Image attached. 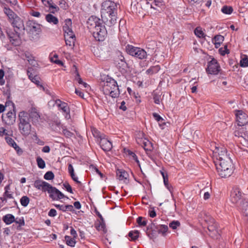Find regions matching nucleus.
I'll return each mask as SVG.
<instances>
[{
	"instance_id": "c756f323",
	"label": "nucleus",
	"mask_w": 248,
	"mask_h": 248,
	"mask_svg": "<svg viewBox=\"0 0 248 248\" xmlns=\"http://www.w3.org/2000/svg\"><path fill=\"white\" fill-rule=\"evenodd\" d=\"M45 18L47 22L51 24L57 25L59 23V20L58 18L51 14H47Z\"/></svg>"
},
{
	"instance_id": "6e6552de",
	"label": "nucleus",
	"mask_w": 248,
	"mask_h": 248,
	"mask_svg": "<svg viewBox=\"0 0 248 248\" xmlns=\"http://www.w3.org/2000/svg\"><path fill=\"white\" fill-rule=\"evenodd\" d=\"M117 63V66L122 74H126L130 71V66L126 62L124 56L122 53L119 51L117 58L115 60Z\"/></svg>"
},
{
	"instance_id": "49530a36",
	"label": "nucleus",
	"mask_w": 248,
	"mask_h": 248,
	"mask_svg": "<svg viewBox=\"0 0 248 248\" xmlns=\"http://www.w3.org/2000/svg\"><path fill=\"white\" fill-rule=\"evenodd\" d=\"M20 202L23 206L26 207L29 203L30 199L27 196H24L20 199Z\"/></svg>"
},
{
	"instance_id": "6ab92c4d",
	"label": "nucleus",
	"mask_w": 248,
	"mask_h": 248,
	"mask_svg": "<svg viewBox=\"0 0 248 248\" xmlns=\"http://www.w3.org/2000/svg\"><path fill=\"white\" fill-rule=\"evenodd\" d=\"M72 20L70 18L66 19L64 21V25L63 26V31L64 33V35L67 36L69 35L75 34L72 30Z\"/></svg>"
},
{
	"instance_id": "338daca9",
	"label": "nucleus",
	"mask_w": 248,
	"mask_h": 248,
	"mask_svg": "<svg viewBox=\"0 0 248 248\" xmlns=\"http://www.w3.org/2000/svg\"><path fill=\"white\" fill-rule=\"evenodd\" d=\"M59 5L60 6L61 8L63 10H66L68 6L65 0H60Z\"/></svg>"
},
{
	"instance_id": "4d7b16f0",
	"label": "nucleus",
	"mask_w": 248,
	"mask_h": 248,
	"mask_svg": "<svg viewBox=\"0 0 248 248\" xmlns=\"http://www.w3.org/2000/svg\"><path fill=\"white\" fill-rule=\"evenodd\" d=\"M72 180L75 182L79 186H82V184L80 181L78 180V178L76 176L75 172L69 174Z\"/></svg>"
},
{
	"instance_id": "5fc2aeb1",
	"label": "nucleus",
	"mask_w": 248,
	"mask_h": 248,
	"mask_svg": "<svg viewBox=\"0 0 248 248\" xmlns=\"http://www.w3.org/2000/svg\"><path fill=\"white\" fill-rule=\"evenodd\" d=\"M180 226V223L178 220H173L170 223L169 227L173 230L176 229L177 227Z\"/></svg>"
},
{
	"instance_id": "a18cd8bd",
	"label": "nucleus",
	"mask_w": 248,
	"mask_h": 248,
	"mask_svg": "<svg viewBox=\"0 0 248 248\" xmlns=\"http://www.w3.org/2000/svg\"><path fill=\"white\" fill-rule=\"evenodd\" d=\"M36 162L38 167L40 169H44L46 167V163L45 161L40 156H38L36 158Z\"/></svg>"
},
{
	"instance_id": "a211bd4d",
	"label": "nucleus",
	"mask_w": 248,
	"mask_h": 248,
	"mask_svg": "<svg viewBox=\"0 0 248 248\" xmlns=\"http://www.w3.org/2000/svg\"><path fill=\"white\" fill-rule=\"evenodd\" d=\"M3 121H5L7 125L13 124L16 121V111L12 110L8 111L6 115L2 117Z\"/></svg>"
},
{
	"instance_id": "774afa93",
	"label": "nucleus",
	"mask_w": 248,
	"mask_h": 248,
	"mask_svg": "<svg viewBox=\"0 0 248 248\" xmlns=\"http://www.w3.org/2000/svg\"><path fill=\"white\" fill-rule=\"evenodd\" d=\"M90 167H92L93 170H94L97 174H98L101 178H103L104 175L98 170V169L96 166L92 165H91Z\"/></svg>"
},
{
	"instance_id": "c85d7f7f",
	"label": "nucleus",
	"mask_w": 248,
	"mask_h": 248,
	"mask_svg": "<svg viewBox=\"0 0 248 248\" xmlns=\"http://www.w3.org/2000/svg\"><path fill=\"white\" fill-rule=\"evenodd\" d=\"M64 39L65 44L67 46H75L76 41V36L75 34L69 35L68 36L64 35Z\"/></svg>"
},
{
	"instance_id": "680f3d73",
	"label": "nucleus",
	"mask_w": 248,
	"mask_h": 248,
	"mask_svg": "<svg viewBox=\"0 0 248 248\" xmlns=\"http://www.w3.org/2000/svg\"><path fill=\"white\" fill-rule=\"evenodd\" d=\"M63 186L65 188L66 190L70 193H73V189L71 186L68 182H65L63 183Z\"/></svg>"
},
{
	"instance_id": "69168bd1",
	"label": "nucleus",
	"mask_w": 248,
	"mask_h": 248,
	"mask_svg": "<svg viewBox=\"0 0 248 248\" xmlns=\"http://www.w3.org/2000/svg\"><path fill=\"white\" fill-rule=\"evenodd\" d=\"M49 10L50 12L52 14H55L59 10V8L55 4L50 6Z\"/></svg>"
},
{
	"instance_id": "f3484780",
	"label": "nucleus",
	"mask_w": 248,
	"mask_h": 248,
	"mask_svg": "<svg viewBox=\"0 0 248 248\" xmlns=\"http://www.w3.org/2000/svg\"><path fill=\"white\" fill-rule=\"evenodd\" d=\"M27 27L29 28V32L33 34L35 33L36 34H39L41 31L40 25L33 21L29 20L27 22Z\"/></svg>"
},
{
	"instance_id": "79ce46f5",
	"label": "nucleus",
	"mask_w": 248,
	"mask_h": 248,
	"mask_svg": "<svg viewBox=\"0 0 248 248\" xmlns=\"http://www.w3.org/2000/svg\"><path fill=\"white\" fill-rule=\"evenodd\" d=\"M137 223L138 224L139 226L143 227L146 226L147 221L145 219V218H143L142 217H139L137 218Z\"/></svg>"
},
{
	"instance_id": "4468645a",
	"label": "nucleus",
	"mask_w": 248,
	"mask_h": 248,
	"mask_svg": "<svg viewBox=\"0 0 248 248\" xmlns=\"http://www.w3.org/2000/svg\"><path fill=\"white\" fill-rule=\"evenodd\" d=\"M205 221L208 223V230L212 234V237L214 236L217 238V236L219 235L218 231V224L215 221V220L212 217H207Z\"/></svg>"
},
{
	"instance_id": "603ef678",
	"label": "nucleus",
	"mask_w": 248,
	"mask_h": 248,
	"mask_svg": "<svg viewBox=\"0 0 248 248\" xmlns=\"http://www.w3.org/2000/svg\"><path fill=\"white\" fill-rule=\"evenodd\" d=\"M61 109L65 113V119H67V120L70 119L71 116H70V108H69L68 105L62 108H61Z\"/></svg>"
},
{
	"instance_id": "473e14b6",
	"label": "nucleus",
	"mask_w": 248,
	"mask_h": 248,
	"mask_svg": "<svg viewBox=\"0 0 248 248\" xmlns=\"http://www.w3.org/2000/svg\"><path fill=\"white\" fill-rule=\"evenodd\" d=\"M142 143L143 144V147L147 154V152H150L153 150V144L149 140H143Z\"/></svg>"
},
{
	"instance_id": "09e8293b",
	"label": "nucleus",
	"mask_w": 248,
	"mask_h": 248,
	"mask_svg": "<svg viewBox=\"0 0 248 248\" xmlns=\"http://www.w3.org/2000/svg\"><path fill=\"white\" fill-rule=\"evenodd\" d=\"M62 133L66 138H71L74 135V133L67 130L65 126H62Z\"/></svg>"
},
{
	"instance_id": "4c0bfd02",
	"label": "nucleus",
	"mask_w": 248,
	"mask_h": 248,
	"mask_svg": "<svg viewBox=\"0 0 248 248\" xmlns=\"http://www.w3.org/2000/svg\"><path fill=\"white\" fill-rule=\"evenodd\" d=\"M195 34L199 38H202L205 39L206 35L202 30L200 27H197L194 30Z\"/></svg>"
},
{
	"instance_id": "20e7f679",
	"label": "nucleus",
	"mask_w": 248,
	"mask_h": 248,
	"mask_svg": "<svg viewBox=\"0 0 248 248\" xmlns=\"http://www.w3.org/2000/svg\"><path fill=\"white\" fill-rule=\"evenodd\" d=\"M215 165L218 175L222 178L230 177L234 170V166L232 160L217 161Z\"/></svg>"
},
{
	"instance_id": "6e6d98bb",
	"label": "nucleus",
	"mask_w": 248,
	"mask_h": 248,
	"mask_svg": "<svg viewBox=\"0 0 248 248\" xmlns=\"http://www.w3.org/2000/svg\"><path fill=\"white\" fill-rule=\"evenodd\" d=\"M5 140L6 141V142L9 145L12 146L15 149H16V143L11 138L9 137H6Z\"/></svg>"
},
{
	"instance_id": "aec40b11",
	"label": "nucleus",
	"mask_w": 248,
	"mask_h": 248,
	"mask_svg": "<svg viewBox=\"0 0 248 248\" xmlns=\"http://www.w3.org/2000/svg\"><path fill=\"white\" fill-rule=\"evenodd\" d=\"M99 144L101 149L105 152L109 151L112 148L111 142L105 137L101 138L99 141Z\"/></svg>"
},
{
	"instance_id": "37998d69",
	"label": "nucleus",
	"mask_w": 248,
	"mask_h": 248,
	"mask_svg": "<svg viewBox=\"0 0 248 248\" xmlns=\"http://www.w3.org/2000/svg\"><path fill=\"white\" fill-rule=\"evenodd\" d=\"M233 11V8L232 6L225 5L221 9V12L225 14H231Z\"/></svg>"
},
{
	"instance_id": "864d4df0",
	"label": "nucleus",
	"mask_w": 248,
	"mask_h": 248,
	"mask_svg": "<svg viewBox=\"0 0 248 248\" xmlns=\"http://www.w3.org/2000/svg\"><path fill=\"white\" fill-rule=\"evenodd\" d=\"M58 55L57 54H55L53 56V57L51 59V62L60 66L63 65V63L62 62L61 60H58Z\"/></svg>"
},
{
	"instance_id": "bb28decb",
	"label": "nucleus",
	"mask_w": 248,
	"mask_h": 248,
	"mask_svg": "<svg viewBox=\"0 0 248 248\" xmlns=\"http://www.w3.org/2000/svg\"><path fill=\"white\" fill-rule=\"evenodd\" d=\"M156 42L155 41H148L146 45V48L147 49L148 55L154 53L156 49Z\"/></svg>"
},
{
	"instance_id": "f8f14e48",
	"label": "nucleus",
	"mask_w": 248,
	"mask_h": 248,
	"mask_svg": "<svg viewBox=\"0 0 248 248\" xmlns=\"http://www.w3.org/2000/svg\"><path fill=\"white\" fill-rule=\"evenodd\" d=\"M46 192H47L49 197L53 200H59L66 197L59 189L52 186L49 184L46 190ZM66 198H68L67 197Z\"/></svg>"
},
{
	"instance_id": "423d86ee",
	"label": "nucleus",
	"mask_w": 248,
	"mask_h": 248,
	"mask_svg": "<svg viewBox=\"0 0 248 248\" xmlns=\"http://www.w3.org/2000/svg\"><path fill=\"white\" fill-rule=\"evenodd\" d=\"M125 51L129 55L140 60L145 59L148 56L144 49L129 44L125 46Z\"/></svg>"
},
{
	"instance_id": "58836bf2",
	"label": "nucleus",
	"mask_w": 248,
	"mask_h": 248,
	"mask_svg": "<svg viewBox=\"0 0 248 248\" xmlns=\"http://www.w3.org/2000/svg\"><path fill=\"white\" fill-rule=\"evenodd\" d=\"M65 240L66 241V244L70 247H74L76 244V241L75 240L74 237L71 238L70 236L68 235H66L64 237Z\"/></svg>"
},
{
	"instance_id": "9b49d317",
	"label": "nucleus",
	"mask_w": 248,
	"mask_h": 248,
	"mask_svg": "<svg viewBox=\"0 0 248 248\" xmlns=\"http://www.w3.org/2000/svg\"><path fill=\"white\" fill-rule=\"evenodd\" d=\"M93 37L97 41H103L107 34V31L104 25L103 24L93 30L91 32Z\"/></svg>"
},
{
	"instance_id": "cd10ccee",
	"label": "nucleus",
	"mask_w": 248,
	"mask_h": 248,
	"mask_svg": "<svg viewBox=\"0 0 248 248\" xmlns=\"http://www.w3.org/2000/svg\"><path fill=\"white\" fill-rule=\"evenodd\" d=\"M224 40V37L221 35L218 34L215 35L213 39V42L214 43L215 47L218 48Z\"/></svg>"
},
{
	"instance_id": "8fccbe9b",
	"label": "nucleus",
	"mask_w": 248,
	"mask_h": 248,
	"mask_svg": "<svg viewBox=\"0 0 248 248\" xmlns=\"http://www.w3.org/2000/svg\"><path fill=\"white\" fill-rule=\"evenodd\" d=\"M163 178L164 185L169 189V190L171 192V189H172V187L169 184V178L168 174H166L165 176H164V178Z\"/></svg>"
},
{
	"instance_id": "72a5a7b5",
	"label": "nucleus",
	"mask_w": 248,
	"mask_h": 248,
	"mask_svg": "<svg viewBox=\"0 0 248 248\" xmlns=\"http://www.w3.org/2000/svg\"><path fill=\"white\" fill-rule=\"evenodd\" d=\"M40 78L38 76H34L32 80H31V82L35 83L38 87L40 89H42L43 91L45 90V88L43 86V84L40 82Z\"/></svg>"
},
{
	"instance_id": "b1692460",
	"label": "nucleus",
	"mask_w": 248,
	"mask_h": 248,
	"mask_svg": "<svg viewBox=\"0 0 248 248\" xmlns=\"http://www.w3.org/2000/svg\"><path fill=\"white\" fill-rule=\"evenodd\" d=\"M4 12L8 17L9 21L11 23L13 28L15 29L16 27L15 22V13L9 8L4 7ZM15 31V30L14 29Z\"/></svg>"
},
{
	"instance_id": "5701e85b",
	"label": "nucleus",
	"mask_w": 248,
	"mask_h": 248,
	"mask_svg": "<svg viewBox=\"0 0 248 248\" xmlns=\"http://www.w3.org/2000/svg\"><path fill=\"white\" fill-rule=\"evenodd\" d=\"M116 175L119 180H123L126 184H127L129 182V179H128L129 174L124 170L122 169H117L116 170Z\"/></svg>"
},
{
	"instance_id": "0eeeda50",
	"label": "nucleus",
	"mask_w": 248,
	"mask_h": 248,
	"mask_svg": "<svg viewBox=\"0 0 248 248\" xmlns=\"http://www.w3.org/2000/svg\"><path fill=\"white\" fill-rule=\"evenodd\" d=\"M246 198L245 194L237 187H233L231 191L230 200L235 206L241 203Z\"/></svg>"
},
{
	"instance_id": "a878e982",
	"label": "nucleus",
	"mask_w": 248,
	"mask_h": 248,
	"mask_svg": "<svg viewBox=\"0 0 248 248\" xmlns=\"http://www.w3.org/2000/svg\"><path fill=\"white\" fill-rule=\"evenodd\" d=\"M49 183L46 181L41 180H37L34 183V186L39 190H41L43 192H46Z\"/></svg>"
},
{
	"instance_id": "2eb2a0df",
	"label": "nucleus",
	"mask_w": 248,
	"mask_h": 248,
	"mask_svg": "<svg viewBox=\"0 0 248 248\" xmlns=\"http://www.w3.org/2000/svg\"><path fill=\"white\" fill-rule=\"evenodd\" d=\"M235 116L238 126H245L248 123V116L241 110H236Z\"/></svg>"
},
{
	"instance_id": "3c124183",
	"label": "nucleus",
	"mask_w": 248,
	"mask_h": 248,
	"mask_svg": "<svg viewBox=\"0 0 248 248\" xmlns=\"http://www.w3.org/2000/svg\"><path fill=\"white\" fill-rule=\"evenodd\" d=\"M44 178L46 180H52L54 178V174L52 171H48L45 174Z\"/></svg>"
},
{
	"instance_id": "7c9ffc66",
	"label": "nucleus",
	"mask_w": 248,
	"mask_h": 248,
	"mask_svg": "<svg viewBox=\"0 0 248 248\" xmlns=\"http://www.w3.org/2000/svg\"><path fill=\"white\" fill-rule=\"evenodd\" d=\"M153 116L155 118V119L158 122L159 126L161 127L162 129H164V126L166 124V123L165 122V120L162 118L157 113H153Z\"/></svg>"
},
{
	"instance_id": "2f4dec72",
	"label": "nucleus",
	"mask_w": 248,
	"mask_h": 248,
	"mask_svg": "<svg viewBox=\"0 0 248 248\" xmlns=\"http://www.w3.org/2000/svg\"><path fill=\"white\" fill-rule=\"evenodd\" d=\"M2 220L6 224H10L16 221V218L13 215L9 214L4 216Z\"/></svg>"
},
{
	"instance_id": "393cba45",
	"label": "nucleus",
	"mask_w": 248,
	"mask_h": 248,
	"mask_svg": "<svg viewBox=\"0 0 248 248\" xmlns=\"http://www.w3.org/2000/svg\"><path fill=\"white\" fill-rule=\"evenodd\" d=\"M248 132V131L246 126H238V127H236L233 133L235 137L244 138L247 136Z\"/></svg>"
},
{
	"instance_id": "7ed1b4c3",
	"label": "nucleus",
	"mask_w": 248,
	"mask_h": 248,
	"mask_svg": "<svg viewBox=\"0 0 248 248\" xmlns=\"http://www.w3.org/2000/svg\"><path fill=\"white\" fill-rule=\"evenodd\" d=\"M104 82L102 88L105 94L109 95L112 98H117L119 96L120 90L116 80L107 76Z\"/></svg>"
},
{
	"instance_id": "ddd939ff",
	"label": "nucleus",
	"mask_w": 248,
	"mask_h": 248,
	"mask_svg": "<svg viewBox=\"0 0 248 248\" xmlns=\"http://www.w3.org/2000/svg\"><path fill=\"white\" fill-rule=\"evenodd\" d=\"M16 36L20 41H25V28L23 20L16 16Z\"/></svg>"
},
{
	"instance_id": "dca6fc26",
	"label": "nucleus",
	"mask_w": 248,
	"mask_h": 248,
	"mask_svg": "<svg viewBox=\"0 0 248 248\" xmlns=\"http://www.w3.org/2000/svg\"><path fill=\"white\" fill-rule=\"evenodd\" d=\"M103 21L95 16H91L87 22L88 28L90 30L91 32L93 30H95L96 27L103 24Z\"/></svg>"
},
{
	"instance_id": "c03bdc74",
	"label": "nucleus",
	"mask_w": 248,
	"mask_h": 248,
	"mask_svg": "<svg viewBox=\"0 0 248 248\" xmlns=\"http://www.w3.org/2000/svg\"><path fill=\"white\" fill-rule=\"evenodd\" d=\"M40 118V115L36 111L31 112V114H29V120L31 118L32 121L34 122H38Z\"/></svg>"
},
{
	"instance_id": "13d9d810",
	"label": "nucleus",
	"mask_w": 248,
	"mask_h": 248,
	"mask_svg": "<svg viewBox=\"0 0 248 248\" xmlns=\"http://www.w3.org/2000/svg\"><path fill=\"white\" fill-rule=\"evenodd\" d=\"M160 95L158 94L157 93H153V99L155 103L156 104H160Z\"/></svg>"
},
{
	"instance_id": "e2e57ef3",
	"label": "nucleus",
	"mask_w": 248,
	"mask_h": 248,
	"mask_svg": "<svg viewBox=\"0 0 248 248\" xmlns=\"http://www.w3.org/2000/svg\"><path fill=\"white\" fill-rule=\"evenodd\" d=\"M8 198H9V199L13 198L12 194L9 193L8 191L7 193H6V192H5L3 194V197L1 198L0 199L2 201V202H4V201L6 202L7 199H8Z\"/></svg>"
},
{
	"instance_id": "e433bc0d",
	"label": "nucleus",
	"mask_w": 248,
	"mask_h": 248,
	"mask_svg": "<svg viewBox=\"0 0 248 248\" xmlns=\"http://www.w3.org/2000/svg\"><path fill=\"white\" fill-rule=\"evenodd\" d=\"M10 96H8V100L6 101L5 103V107L7 108V111H8L9 110H12L13 111H14V110H15V104L14 103L9 100Z\"/></svg>"
},
{
	"instance_id": "f03ea898",
	"label": "nucleus",
	"mask_w": 248,
	"mask_h": 248,
	"mask_svg": "<svg viewBox=\"0 0 248 248\" xmlns=\"http://www.w3.org/2000/svg\"><path fill=\"white\" fill-rule=\"evenodd\" d=\"M168 229L167 225H157L155 222V221L151 220V223L146 227V233L150 239L155 241L158 234H161L162 236H165Z\"/></svg>"
},
{
	"instance_id": "de8ad7c7",
	"label": "nucleus",
	"mask_w": 248,
	"mask_h": 248,
	"mask_svg": "<svg viewBox=\"0 0 248 248\" xmlns=\"http://www.w3.org/2000/svg\"><path fill=\"white\" fill-rule=\"evenodd\" d=\"M35 71L32 67H29L27 70V75L29 77V79L31 80H32L34 76H37L35 75Z\"/></svg>"
},
{
	"instance_id": "c9c22d12",
	"label": "nucleus",
	"mask_w": 248,
	"mask_h": 248,
	"mask_svg": "<svg viewBox=\"0 0 248 248\" xmlns=\"http://www.w3.org/2000/svg\"><path fill=\"white\" fill-rule=\"evenodd\" d=\"M139 233V232L137 230L131 231L129 232L128 235L130 238L131 241H135L138 238Z\"/></svg>"
},
{
	"instance_id": "4be33fe9",
	"label": "nucleus",
	"mask_w": 248,
	"mask_h": 248,
	"mask_svg": "<svg viewBox=\"0 0 248 248\" xmlns=\"http://www.w3.org/2000/svg\"><path fill=\"white\" fill-rule=\"evenodd\" d=\"M236 207L242 212L243 216H248V199L246 198L245 200L240 203Z\"/></svg>"
},
{
	"instance_id": "ea45409f",
	"label": "nucleus",
	"mask_w": 248,
	"mask_h": 248,
	"mask_svg": "<svg viewBox=\"0 0 248 248\" xmlns=\"http://www.w3.org/2000/svg\"><path fill=\"white\" fill-rule=\"evenodd\" d=\"M95 228L98 231H103L104 232H106L107 230L106 229V225L104 220L100 221L98 224L95 225Z\"/></svg>"
},
{
	"instance_id": "412c9836",
	"label": "nucleus",
	"mask_w": 248,
	"mask_h": 248,
	"mask_svg": "<svg viewBox=\"0 0 248 248\" xmlns=\"http://www.w3.org/2000/svg\"><path fill=\"white\" fill-rule=\"evenodd\" d=\"M217 152L218 153V156H217V161L231 160L227 154V151L225 148H221L220 149L217 148Z\"/></svg>"
},
{
	"instance_id": "39448f33",
	"label": "nucleus",
	"mask_w": 248,
	"mask_h": 248,
	"mask_svg": "<svg viewBox=\"0 0 248 248\" xmlns=\"http://www.w3.org/2000/svg\"><path fill=\"white\" fill-rule=\"evenodd\" d=\"M19 123L18 128L21 133L24 136L29 135L31 131V125L29 121V114L23 111L18 114Z\"/></svg>"
},
{
	"instance_id": "1a4fd4ad",
	"label": "nucleus",
	"mask_w": 248,
	"mask_h": 248,
	"mask_svg": "<svg viewBox=\"0 0 248 248\" xmlns=\"http://www.w3.org/2000/svg\"><path fill=\"white\" fill-rule=\"evenodd\" d=\"M20 42V43H19L18 39L16 38V46H19L18 48H16V50H17L18 52V56L23 59H26L31 64L34 65V62H35V60L34 59V57L29 52L26 50V49L21 48L20 45L22 43V41Z\"/></svg>"
},
{
	"instance_id": "a19ab883",
	"label": "nucleus",
	"mask_w": 248,
	"mask_h": 248,
	"mask_svg": "<svg viewBox=\"0 0 248 248\" xmlns=\"http://www.w3.org/2000/svg\"><path fill=\"white\" fill-rule=\"evenodd\" d=\"M240 65L242 67H248V56L246 55H244L241 57V59L240 62Z\"/></svg>"
},
{
	"instance_id": "bf43d9fd",
	"label": "nucleus",
	"mask_w": 248,
	"mask_h": 248,
	"mask_svg": "<svg viewBox=\"0 0 248 248\" xmlns=\"http://www.w3.org/2000/svg\"><path fill=\"white\" fill-rule=\"evenodd\" d=\"M93 136L96 138L99 139L100 140H101V138H104V137L103 136V134H101L100 132H99L97 130L94 129L93 131Z\"/></svg>"
},
{
	"instance_id": "052dcab7",
	"label": "nucleus",
	"mask_w": 248,
	"mask_h": 248,
	"mask_svg": "<svg viewBox=\"0 0 248 248\" xmlns=\"http://www.w3.org/2000/svg\"><path fill=\"white\" fill-rule=\"evenodd\" d=\"M49 124H51V126L52 128H53L54 126H56L57 127H60V126H62V127L61 121L58 119L52 121L51 123Z\"/></svg>"
},
{
	"instance_id": "f257e3e1",
	"label": "nucleus",
	"mask_w": 248,
	"mask_h": 248,
	"mask_svg": "<svg viewBox=\"0 0 248 248\" xmlns=\"http://www.w3.org/2000/svg\"><path fill=\"white\" fill-rule=\"evenodd\" d=\"M101 14L102 20L108 26L116 23L117 5L111 0H105L101 4Z\"/></svg>"
},
{
	"instance_id": "f704fd0d",
	"label": "nucleus",
	"mask_w": 248,
	"mask_h": 248,
	"mask_svg": "<svg viewBox=\"0 0 248 248\" xmlns=\"http://www.w3.org/2000/svg\"><path fill=\"white\" fill-rule=\"evenodd\" d=\"M160 69V67L159 65L152 66L146 71V73L153 75L157 73Z\"/></svg>"
},
{
	"instance_id": "9d476101",
	"label": "nucleus",
	"mask_w": 248,
	"mask_h": 248,
	"mask_svg": "<svg viewBox=\"0 0 248 248\" xmlns=\"http://www.w3.org/2000/svg\"><path fill=\"white\" fill-rule=\"evenodd\" d=\"M221 67L217 61L214 58L208 62L206 72L208 74L217 75L218 74Z\"/></svg>"
},
{
	"instance_id": "0e129e2a",
	"label": "nucleus",
	"mask_w": 248,
	"mask_h": 248,
	"mask_svg": "<svg viewBox=\"0 0 248 248\" xmlns=\"http://www.w3.org/2000/svg\"><path fill=\"white\" fill-rule=\"evenodd\" d=\"M56 103L58 104V107L60 108L61 109L68 106L67 103L64 102H62L60 99L56 100Z\"/></svg>"
}]
</instances>
